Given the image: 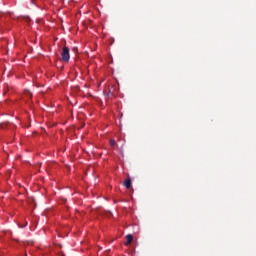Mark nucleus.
Listing matches in <instances>:
<instances>
[{"label":"nucleus","mask_w":256,"mask_h":256,"mask_svg":"<svg viewBox=\"0 0 256 256\" xmlns=\"http://www.w3.org/2000/svg\"><path fill=\"white\" fill-rule=\"evenodd\" d=\"M61 57H62V61H64L65 63H69V60L71 59V55L69 53V47L64 46L62 48Z\"/></svg>","instance_id":"nucleus-1"},{"label":"nucleus","mask_w":256,"mask_h":256,"mask_svg":"<svg viewBox=\"0 0 256 256\" xmlns=\"http://www.w3.org/2000/svg\"><path fill=\"white\" fill-rule=\"evenodd\" d=\"M126 239L127 241L125 242V245H131V243H133V235L131 234L126 235Z\"/></svg>","instance_id":"nucleus-2"},{"label":"nucleus","mask_w":256,"mask_h":256,"mask_svg":"<svg viewBox=\"0 0 256 256\" xmlns=\"http://www.w3.org/2000/svg\"><path fill=\"white\" fill-rule=\"evenodd\" d=\"M124 187H126V189H131V179L128 178L124 181Z\"/></svg>","instance_id":"nucleus-3"},{"label":"nucleus","mask_w":256,"mask_h":256,"mask_svg":"<svg viewBox=\"0 0 256 256\" xmlns=\"http://www.w3.org/2000/svg\"><path fill=\"white\" fill-rule=\"evenodd\" d=\"M24 95H26V97H30V99L33 97V94L29 90H25Z\"/></svg>","instance_id":"nucleus-4"},{"label":"nucleus","mask_w":256,"mask_h":256,"mask_svg":"<svg viewBox=\"0 0 256 256\" xmlns=\"http://www.w3.org/2000/svg\"><path fill=\"white\" fill-rule=\"evenodd\" d=\"M9 93V86H5L3 90V95H7Z\"/></svg>","instance_id":"nucleus-5"},{"label":"nucleus","mask_w":256,"mask_h":256,"mask_svg":"<svg viewBox=\"0 0 256 256\" xmlns=\"http://www.w3.org/2000/svg\"><path fill=\"white\" fill-rule=\"evenodd\" d=\"M116 145H117V142L114 139L110 140L111 147H115Z\"/></svg>","instance_id":"nucleus-6"}]
</instances>
